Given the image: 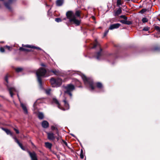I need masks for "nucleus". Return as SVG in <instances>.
I'll return each instance as SVG.
<instances>
[{
  "label": "nucleus",
  "mask_w": 160,
  "mask_h": 160,
  "mask_svg": "<svg viewBox=\"0 0 160 160\" xmlns=\"http://www.w3.org/2000/svg\"><path fill=\"white\" fill-rule=\"evenodd\" d=\"M80 13V11H77L75 13L72 11H68L67 12L66 15L70 22L79 26L81 22Z\"/></svg>",
  "instance_id": "obj_1"
},
{
  "label": "nucleus",
  "mask_w": 160,
  "mask_h": 160,
  "mask_svg": "<svg viewBox=\"0 0 160 160\" xmlns=\"http://www.w3.org/2000/svg\"><path fill=\"white\" fill-rule=\"evenodd\" d=\"M46 72V70L42 68H39L36 72L38 80L40 86H42V80L41 77H44L45 75Z\"/></svg>",
  "instance_id": "obj_2"
},
{
  "label": "nucleus",
  "mask_w": 160,
  "mask_h": 160,
  "mask_svg": "<svg viewBox=\"0 0 160 160\" xmlns=\"http://www.w3.org/2000/svg\"><path fill=\"white\" fill-rule=\"evenodd\" d=\"M52 101L54 103H55L57 105L58 108L62 110L65 111V110H67L69 109V104L67 102L66 98L63 100V102H64L65 108H64L61 106L58 100L56 98H53L52 99Z\"/></svg>",
  "instance_id": "obj_3"
},
{
  "label": "nucleus",
  "mask_w": 160,
  "mask_h": 160,
  "mask_svg": "<svg viewBox=\"0 0 160 160\" xmlns=\"http://www.w3.org/2000/svg\"><path fill=\"white\" fill-rule=\"evenodd\" d=\"M82 78L85 84L86 85L88 84L89 85V88H90L92 90H93L95 89V84L92 79L88 78L84 75H83L82 76Z\"/></svg>",
  "instance_id": "obj_4"
},
{
  "label": "nucleus",
  "mask_w": 160,
  "mask_h": 160,
  "mask_svg": "<svg viewBox=\"0 0 160 160\" xmlns=\"http://www.w3.org/2000/svg\"><path fill=\"white\" fill-rule=\"evenodd\" d=\"M50 82L52 87H59L61 85L62 80L59 78L55 79L52 78L50 79Z\"/></svg>",
  "instance_id": "obj_5"
},
{
  "label": "nucleus",
  "mask_w": 160,
  "mask_h": 160,
  "mask_svg": "<svg viewBox=\"0 0 160 160\" xmlns=\"http://www.w3.org/2000/svg\"><path fill=\"white\" fill-rule=\"evenodd\" d=\"M65 88L66 90L64 91V92L68 94L71 98L72 96L71 92L75 89L74 85L72 84H69L65 87Z\"/></svg>",
  "instance_id": "obj_6"
},
{
  "label": "nucleus",
  "mask_w": 160,
  "mask_h": 160,
  "mask_svg": "<svg viewBox=\"0 0 160 160\" xmlns=\"http://www.w3.org/2000/svg\"><path fill=\"white\" fill-rule=\"evenodd\" d=\"M97 46H98L100 48V51L96 53V57L97 59H99L101 55V52L102 49L100 47L99 43L96 40L92 48H96Z\"/></svg>",
  "instance_id": "obj_7"
},
{
  "label": "nucleus",
  "mask_w": 160,
  "mask_h": 160,
  "mask_svg": "<svg viewBox=\"0 0 160 160\" xmlns=\"http://www.w3.org/2000/svg\"><path fill=\"white\" fill-rule=\"evenodd\" d=\"M117 7H118L117 10H124L126 8L125 6L122 5V1L121 0H117Z\"/></svg>",
  "instance_id": "obj_8"
},
{
  "label": "nucleus",
  "mask_w": 160,
  "mask_h": 160,
  "mask_svg": "<svg viewBox=\"0 0 160 160\" xmlns=\"http://www.w3.org/2000/svg\"><path fill=\"white\" fill-rule=\"evenodd\" d=\"M17 0H9L8 2L4 3L5 6L9 9H11L10 5L11 4L15 2Z\"/></svg>",
  "instance_id": "obj_9"
},
{
  "label": "nucleus",
  "mask_w": 160,
  "mask_h": 160,
  "mask_svg": "<svg viewBox=\"0 0 160 160\" xmlns=\"http://www.w3.org/2000/svg\"><path fill=\"white\" fill-rule=\"evenodd\" d=\"M28 153L32 160H38L36 154L34 152H31L28 151Z\"/></svg>",
  "instance_id": "obj_10"
},
{
  "label": "nucleus",
  "mask_w": 160,
  "mask_h": 160,
  "mask_svg": "<svg viewBox=\"0 0 160 160\" xmlns=\"http://www.w3.org/2000/svg\"><path fill=\"white\" fill-rule=\"evenodd\" d=\"M120 26V24L117 23L113 24L111 25L109 28V29L112 30L114 29L118 28Z\"/></svg>",
  "instance_id": "obj_11"
},
{
  "label": "nucleus",
  "mask_w": 160,
  "mask_h": 160,
  "mask_svg": "<svg viewBox=\"0 0 160 160\" xmlns=\"http://www.w3.org/2000/svg\"><path fill=\"white\" fill-rule=\"evenodd\" d=\"M48 138L50 140H53L55 139L54 134L52 132H47Z\"/></svg>",
  "instance_id": "obj_12"
},
{
  "label": "nucleus",
  "mask_w": 160,
  "mask_h": 160,
  "mask_svg": "<svg viewBox=\"0 0 160 160\" xmlns=\"http://www.w3.org/2000/svg\"><path fill=\"white\" fill-rule=\"evenodd\" d=\"M42 125L43 128H46L48 127L49 124L47 121L44 120L42 122Z\"/></svg>",
  "instance_id": "obj_13"
},
{
  "label": "nucleus",
  "mask_w": 160,
  "mask_h": 160,
  "mask_svg": "<svg viewBox=\"0 0 160 160\" xmlns=\"http://www.w3.org/2000/svg\"><path fill=\"white\" fill-rule=\"evenodd\" d=\"M8 90L11 96L12 97L13 95V92H16V89L14 88L11 87L8 88Z\"/></svg>",
  "instance_id": "obj_14"
},
{
  "label": "nucleus",
  "mask_w": 160,
  "mask_h": 160,
  "mask_svg": "<svg viewBox=\"0 0 160 160\" xmlns=\"http://www.w3.org/2000/svg\"><path fill=\"white\" fill-rule=\"evenodd\" d=\"M14 139L15 142L17 143V144L19 145V146L23 150H24L25 149L23 147L22 144H21L19 142V141L17 139V138L16 137H15L14 138Z\"/></svg>",
  "instance_id": "obj_15"
},
{
  "label": "nucleus",
  "mask_w": 160,
  "mask_h": 160,
  "mask_svg": "<svg viewBox=\"0 0 160 160\" xmlns=\"http://www.w3.org/2000/svg\"><path fill=\"white\" fill-rule=\"evenodd\" d=\"M120 22L122 23L128 25H130L132 23V22L131 21H127L126 20H121L120 21Z\"/></svg>",
  "instance_id": "obj_16"
},
{
  "label": "nucleus",
  "mask_w": 160,
  "mask_h": 160,
  "mask_svg": "<svg viewBox=\"0 0 160 160\" xmlns=\"http://www.w3.org/2000/svg\"><path fill=\"white\" fill-rule=\"evenodd\" d=\"M21 107H22L23 110V111L24 112V113L25 114H27L28 112V110H27V109L26 106L24 104H23L22 103H21Z\"/></svg>",
  "instance_id": "obj_17"
},
{
  "label": "nucleus",
  "mask_w": 160,
  "mask_h": 160,
  "mask_svg": "<svg viewBox=\"0 0 160 160\" xmlns=\"http://www.w3.org/2000/svg\"><path fill=\"white\" fill-rule=\"evenodd\" d=\"M51 72L53 73L54 75L57 76L59 75L61 73L59 71L56 70V69H54L51 70Z\"/></svg>",
  "instance_id": "obj_18"
},
{
  "label": "nucleus",
  "mask_w": 160,
  "mask_h": 160,
  "mask_svg": "<svg viewBox=\"0 0 160 160\" xmlns=\"http://www.w3.org/2000/svg\"><path fill=\"white\" fill-rule=\"evenodd\" d=\"M63 2V0H57L56 3L57 6H60L62 5Z\"/></svg>",
  "instance_id": "obj_19"
},
{
  "label": "nucleus",
  "mask_w": 160,
  "mask_h": 160,
  "mask_svg": "<svg viewBox=\"0 0 160 160\" xmlns=\"http://www.w3.org/2000/svg\"><path fill=\"white\" fill-rule=\"evenodd\" d=\"M23 47H25L26 48H35L38 49H40V48L39 47H37L35 46H31L29 45H26L23 46Z\"/></svg>",
  "instance_id": "obj_20"
},
{
  "label": "nucleus",
  "mask_w": 160,
  "mask_h": 160,
  "mask_svg": "<svg viewBox=\"0 0 160 160\" xmlns=\"http://www.w3.org/2000/svg\"><path fill=\"white\" fill-rule=\"evenodd\" d=\"M51 129L52 130H56V133L58 135L59 132L56 126H52L51 127Z\"/></svg>",
  "instance_id": "obj_21"
},
{
  "label": "nucleus",
  "mask_w": 160,
  "mask_h": 160,
  "mask_svg": "<svg viewBox=\"0 0 160 160\" xmlns=\"http://www.w3.org/2000/svg\"><path fill=\"white\" fill-rule=\"evenodd\" d=\"M45 147L47 148H48L49 149H51V148L52 145L51 143L48 142H45Z\"/></svg>",
  "instance_id": "obj_22"
},
{
  "label": "nucleus",
  "mask_w": 160,
  "mask_h": 160,
  "mask_svg": "<svg viewBox=\"0 0 160 160\" xmlns=\"http://www.w3.org/2000/svg\"><path fill=\"white\" fill-rule=\"evenodd\" d=\"M3 130L6 132L7 133V134H9L11 136H13V133L11 131L7 129H3Z\"/></svg>",
  "instance_id": "obj_23"
},
{
  "label": "nucleus",
  "mask_w": 160,
  "mask_h": 160,
  "mask_svg": "<svg viewBox=\"0 0 160 160\" xmlns=\"http://www.w3.org/2000/svg\"><path fill=\"white\" fill-rule=\"evenodd\" d=\"M97 87L99 88H102L103 87L102 84L100 82H97L95 84Z\"/></svg>",
  "instance_id": "obj_24"
},
{
  "label": "nucleus",
  "mask_w": 160,
  "mask_h": 160,
  "mask_svg": "<svg viewBox=\"0 0 160 160\" xmlns=\"http://www.w3.org/2000/svg\"><path fill=\"white\" fill-rule=\"evenodd\" d=\"M15 70L17 72H19L22 71L23 68H15Z\"/></svg>",
  "instance_id": "obj_25"
},
{
  "label": "nucleus",
  "mask_w": 160,
  "mask_h": 160,
  "mask_svg": "<svg viewBox=\"0 0 160 160\" xmlns=\"http://www.w3.org/2000/svg\"><path fill=\"white\" fill-rule=\"evenodd\" d=\"M38 118L39 119H42L43 118L44 116L42 112H39L38 114Z\"/></svg>",
  "instance_id": "obj_26"
},
{
  "label": "nucleus",
  "mask_w": 160,
  "mask_h": 160,
  "mask_svg": "<svg viewBox=\"0 0 160 160\" xmlns=\"http://www.w3.org/2000/svg\"><path fill=\"white\" fill-rule=\"evenodd\" d=\"M19 50L20 51H26V52H30L31 51L30 50L28 49H26V48H22V47H20L19 48Z\"/></svg>",
  "instance_id": "obj_27"
},
{
  "label": "nucleus",
  "mask_w": 160,
  "mask_h": 160,
  "mask_svg": "<svg viewBox=\"0 0 160 160\" xmlns=\"http://www.w3.org/2000/svg\"><path fill=\"white\" fill-rule=\"evenodd\" d=\"M122 12V11H116L114 13L115 16H118Z\"/></svg>",
  "instance_id": "obj_28"
},
{
  "label": "nucleus",
  "mask_w": 160,
  "mask_h": 160,
  "mask_svg": "<svg viewBox=\"0 0 160 160\" xmlns=\"http://www.w3.org/2000/svg\"><path fill=\"white\" fill-rule=\"evenodd\" d=\"M80 157L81 159H83L84 158V153L82 149H81V150L80 154Z\"/></svg>",
  "instance_id": "obj_29"
},
{
  "label": "nucleus",
  "mask_w": 160,
  "mask_h": 160,
  "mask_svg": "<svg viewBox=\"0 0 160 160\" xmlns=\"http://www.w3.org/2000/svg\"><path fill=\"white\" fill-rule=\"evenodd\" d=\"M142 21L143 23L146 22H148V19L146 18H143L142 19Z\"/></svg>",
  "instance_id": "obj_30"
},
{
  "label": "nucleus",
  "mask_w": 160,
  "mask_h": 160,
  "mask_svg": "<svg viewBox=\"0 0 160 160\" xmlns=\"http://www.w3.org/2000/svg\"><path fill=\"white\" fill-rule=\"evenodd\" d=\"M155 29L157 30L158 31L160 32V28L157 26H155Z\"/></svg>",
  "instance_id": "obj_31"
},
{
  "label": "nucleus",
  "mask_w": 160,
  "mask_h": 160,
  "mask_svg": "<svg viewBox=\"0 0 160 160\" xmlns=\"http://www.w3.org/2000/svg\"><path fill=\"white\" fill-rule=\"evenodd\" d=\"M55 21L57 22H59L62 21V20L61 18H55Z\"/></svg>",
  "instance_id": "obj_32"
},
{
  "label": "nucleus",
  "mask_w": 160,
  "mask_h": 160,
  "mask_svg": "<svg viewBox=\"0 0 160 160\" xmlns=\"http://www.w3.org/2000/svg\"><path fill=\"white\" fill-rule=\"evenodd\" d=\"M51 91V90L50 89H48L46 90H45L46 93L48 94H50Z\"/></svg>",
  "instance_id": "obj_33"
},
{
  "label": "nucleus",
  "mask_w": 160,
  "mask_h": 160,
  "mask_svg": "<svg viewBox=\"0 0 160 160\" xmlns=\"http://www.w3.org/2000/svg\"><path fill=\"white\" fill-rule=\"evenodd\" d=\"M4 48H7L8 50L9 51H11L12 49V48L11 47L8 46H5Z\"/></svg>",
  "instance_id": "obj_34"
},
{
  "label": "nucleus",
  "mask_w": 160,
  "mask_h": 160,
  "mask_svg": "<svg viewBox=\"0 0 160 160\" xmlns=\"http://www.w3.org/2000/svg\"><path fill=\"white\" fill-rule=\"evenodd\" d=\"M14 130L15 131L17 134H19V130L17 128H13Z\"/></svg>",
  "instance_id": "obj_35"
},
{
  "label": "nucleus",
  "mask_w": 160,
  "mask_h": 160,
  "mask_svg": "<svg viewBox=\"0 0 160 160\" xmlns=\"http://www.w3.org/2000/svg\"><path fill=\"white\" fill-rule=\"evenodd\" d=\"M120 17L124 19L125 20H127V18L125 15H121L120 16Z\"/></svg>",
  "instance_id": "obj_36"
},
{
  "label": "nucleus",
  "mask_w": 160,
  "mask_h": 160,
  "mask_svg": "<svg viewBox=\"0 0 160 160\" xmlns=\"http://www.w3.org/2000/svg\"><path fill=\"white\" fill-rule=\"evenodd\" d=\"M0 51L2 52H4V49L3 47H1L0 48Z\"/></svg>",
  "instance_id": "obj_37"
},
{
  "label": "nucleus",
  "mask_w": 160,
  "mask_h": 160,
  "mask_svg": "<svg viewBox=\"0 0 160 160\" xmlns=\"http://www.w3.org/2000/svg\"><path fill=\"white\" fill-rule=\"evenodd\" d=\"M109 32L108 30H106L104 33V36H106Z\"/></svg>",
  "instance_id": "obj_38"
},
{
  "label": "nucleus",
  "mask_w": 160,
  "mask_h": 160,
  "mask_svg": "<svg viewBox=\"0 0 160 160\" xmlns=\"http://www.w3.org/2000/svg\"><path fill=\"white\" fill-rule=\"evenodd\" d=\"M142 30L145 31H148L149 30V28L148 27H144Z\"/></svg>",
  "instance_id": "obj_39"
},
{
  "label": "nucleus",
  "mask_w": 160,
  "mask_h": 160,
  "mask_svg": "<svg viewBox=\"0 0 160 160\" xmlns=\"http://www.w3.org/2000/svg\"><path fill=\"white\" fill-rule=\"evenodd\" d=\"M40 65L41 66L44 67H46V65L44 63H42L40 64Z\"/></svg>",
  "instance_id": "obj_40"
},
{
  "label": "nucleus",
  "mask_w": 160,
  "mask_h": 160,
  "mask_svg": "<svg viewBox=\"0 0 160 160\" xmlns=\"http://www.w3.org/2000/svg\"><path fill=\"white\" fill-rule=\"evenodd\" d=\"M63 142L64 144L67 147H68V143L66 142H65L64 141H63Z\"/></svg>",
  "instance_id": "obj_41"
},
{
  "label": "nucleus",
  "mask_w": 160,
  "mask_h": 160,
  "mask_svg": "<svg viewBox=\"0 0 160 160\" xmlns=\"http://www.w3.org/2000/svg\"><path fill=\"white\" fill-rule=\"evenodd\" d=\"M5 80L8 83V77L7 76H6L5 78Z\"/></svg>",
  "instance_id": "obj_42"
},
{
  "label": "nucleus",
  "mask_w": 160,
  "mask_h": 160,
  "mask_svg": "<svg viewBox=\"0 0 160 160\" xmlns=\"http://www.w3.org/2000/svg\"><path fill=\"white\" fill-rule=\"evenodd\" d=\"M146 11H140L139 12V13H143Z\"/></svg>",
  "instance_id": "obj_43"
},
{
  "label": "nucleus",
  "mask_w": 160,
  "mask_h": 160,
  "mask_svg": "<svg viewBox=\"0 0 160 160\" xmlns=\"http://www.w3.org/2000/svg\"><path fill=\"white\" fill-rule=\"evenodd\" d=\"M91 17L93 20L95 19V17L94 16H92Z\"/></svg>",
  "instance_id": "obj_44"
},
{
  "label": "nucleus",
  "mask_w": 160,
  "mask_h": 160,
  "mask_svg": "<svg viewBox=\"0 0 160 160\" xmlns=\"http://www.w3.org/2000/svg\"><path fill=\"white\" fill-rule=\"evenodd\" d=\"M158 19L160 21V14L159 15L158 17Z\"/></svg>",
  "instance_id": "obj_45"
},
{
  "label": "nucleus",
  "mask_w": 160,
  "mask_h": 160,
  "mask_svg": "<svg viewBox=\"0 0 160 160\" xmlns=\"http://www.w3.org/2000/svg\"><path fill=\"white\" fill-rule=\"evenodd\" d=\"M142 10H146V9H142Z\"/></svg>",
  "instance_id": "obj_46"
},
{
  "label": "nucleus",
  "mask_w": 160,
  "mask_h": 160,
  "mask_svg": "<svg viewBox=\"0 0 160 160\" xmlns=\"http://www.w3.org/2000/svg\"><path fill=\"white\" fill-rule=\"evenodd\" d=\"M1 158L0 157V160H1Z\"/></svg>",
  "instance_id": "obj_47"
},
{
  "label": "nucleus",
  "mask_w": 160,
  "mask_h": 160,
  "mask_svg": "<svg viewBox=\"0 0 160 160\" xmlns=\"http://www.w3.org/2000/svg\"><path fill=\"white\" fill-rule=\"evenodd\" d=\"M57 139L58 140V138H57Z\"/></svg>",
  "instance_id": "obj_48"
},
{
  "label": "nucleus",
  "mask_w": 160,
  "mask_h": 160,
  "mask_svg": "<svg viewBox=\"0 0 160 160\" xmlns=\"http://www.w3.org/2000/svg\"><path fill=\"white\" fill-rule=\"evenodd\" d=\"M90 8H88V9H90Z\"/></svg>",
  "instance_id": "obj_49"
},
{
  "label": "nucleus",
  "mask_w": 160,
  "mask_h": 160,
  "mask_svg": "<svg viewBox=\"0 0 160 160\" xmlns=\"http://www.w3.org/2000/svg\"><path fill=\"white\" fill-rule=\"evenodd\" d=\"M1 106V105H0V106Z\"/></svg>",
  "instance_id": "obj_50"
}]
</instances>
